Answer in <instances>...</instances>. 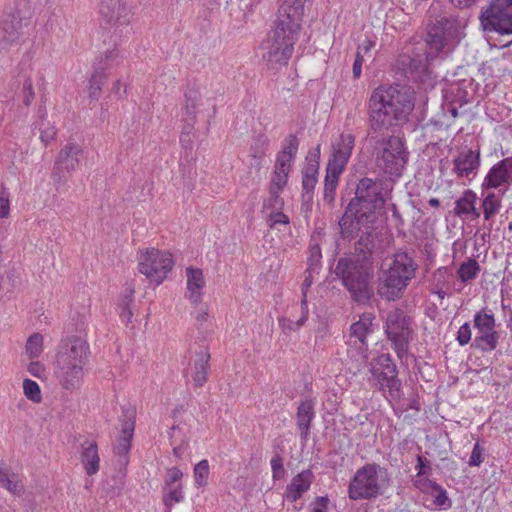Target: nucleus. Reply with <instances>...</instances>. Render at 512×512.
<instances>
[{"label":"nucleus","instance_id":"55","mask_svg":"<svg viewBox=\"0 0 512 512\" xmlns=\"http://www.w3.org/2000/svg\"><path fill=\"white\" fill-rule=\"evenodd\" d=\"M289 174L287 172H280L273 170L272 178L269 187L283 190L287 185Z\"/></svg>","mask_w":512,"mask_h":512},{"label":"nucleus","instance_id":"33","mask_svg":"<svg viewBox=\"0 0 512 512\" xmlns=\"http://www.w3.org/2000/svg\"><path fill=\"white\" fill-rule=\"evenodd\" d=\"M472 86V78L455 80L446 90L445 100H452L453 103H458L459 107H463L469 102L467 88Z\"/></svg>","mask_w":512,"mask_h":512},{"label":"nucleus","instance_id":"53","mask_svg":"<svg viewBox=\"0 0 512 512\" xmlns=\"http://www.w3.org/2000/svg\"><path fill=\"white\" fill-rule=\"evenodd\" d=\"M484 451L485 448L480 445L479 442H476L473 446L468 465L471 467H478L484 461Z\"/></svg>","mask_w":512,"mask_h":512},{"label":"nucleus","instance_id":"30","mask_svg":"<svg viewBox=\"0 0 512 512\" xmlns=\"http://www.w3.org/2000/svg\"><path fill=\"white\" fill-rule=\"evenodd\" d=\"M477 195L471 190L467 189L462 193V196L455 201L454 213L458 217H465L471 215L473 219H478L481 212L476 208Z\"/></svg>","mask_w":512,"mask_h":512},{"label":"nucleus","instance_id":"60","mask_svg":"<svg viewBox=\"0 0 512 512\" xmlns=\"http://www.w3.org/2000/svg\"><path fill=\"white\" fill-rule=\"evenodd\" d=\"M417 464H416V470H417V479L423 478L422 476L426 475L431 471V464L430 461L427 460L422 455H417Z\"/></svg>","mask_w":512,"mask_h":512},{"label":"nucleus","instance_id":"1","mask_svg":"<svg viewBox=\"0 0 512 512\" xmlns=\"http://www.w3.org/2000/svg\"><path fill=\"white\" fill-rule=\"evenodd\" d=\"M367 140L373 144L377 167L399 177L408 161L404 141L394 134L414 109L413 91L400 84H380L366 100Z\"/></svg>","mask_w":512,"mask_h":512},{"label":"nucleus","instance_id":"15","mask_svg":"<svg viewBox=\"0 0 512 512\" xmlns=\"http://www.w3.org/2000/svg\"><path fill=\"white\" fill-rule=\"evenodd\" d=\"M355 146V136L351 132H342L331 144L332 153L326 167L344 171Z\"/></svg>","mask_w":512,"mask_h":512},{"label":"nucleus","instance_id":"4","mask_svg":"<svg viewBox=\"0 0 512 512\" xmlns=\"http://www.w3.org/2000/svg\"><path fill=\"white\" fill-rule=\"evenodd\" d=\"M300 27L276 19L273 28L262 41L261 58L268 70L277 72L288 65L294 52V46L299 39Z\"/></svg>","mask_w":512,"mask_h":512},{"label":"nucleus","instance_id":"56","mask_svg":"<svg viewBox=\"0 0 512 512\" xmlns=\"http://www.w3.org/2000/svg\"><path fill=\"white\" fill-rule=\"evenodd\" d=\"M294 161L295 160L291 159V156H284L278 153L276 156L274 170L287 172V174H289Z\"/></svg>","mask_w":512,"mask_h":512},{"label":"nucleus","instance_id":"19","mask_svg":"<svg viewBox=\"0 0 512 512\" xmlns=\"http://www.w3.org/2000/svg\"><path fill=\"white\" fill-rule=\"evenodd\" d=\"M409 283V281L404 280L401 276L386 271L383 279L378 284L377 294L387 301L399 300L404 295Z\"/></svg>","mask_w":512,"mask_h":512},{"label":"nucleus","instance_id":"31","mask_svg":"<svg viewBox=\"0 0 512 512\" xmlns=\"http://www.w3.org/2000/svg\"><path fill=\"white\" fill-rule=\"evenodd\" d=\"M123 60V55L117 46H114L113 49H107L105 52L96 57L95 62L93 63V70L101 74L109 75V72L113 68L119 66Z\"/></svg>","mask_w":512,"mask_h":512},{"label":"nucleus","instance_id":"9","mask_svg":"<svg viewBox=\"0 0 512 512\" xmlns=\"http://www.w3.org/2000/svg\"><path fill=\"white\" fill-rule=\"evenodd\" d=\"M385 203L383 196V182L364 177L359 180L355 196L349 201L351 207H356L362 211L361 215L367 214L375 219V212Z\"/></svg>","mask_w":512,"mask_h":512},{"label":"nucleus","instance_id":"8","mask_svg":"<svg viewBox=\"0 0 512 512\" xmlns=\"http://www.w3.org/2000/svg\"><path fill=\"white\" fill-rule=\"evenodd\" d=\"M385 333L392 343V348L398 358L402 360L407 356L413 329L411 319L400 309H395L387 315Z\"/></svg>","mask_w":512,"mask_h":512},{"label":"nucleus","instance_id":"24","mask_svg":"<svg viewBox=\"0 0 512 512\" xmlns=\"http://www.w3.org/2000/svg\"><path fill=\"white\" fill-rule=\"evenodd\" d=\"M313 473L307 469L294 476L286 486L284 498L289 502H296L310 489L313 481Z\"/></svg>","mask_w":512,"mask_h":512},{"label":"nucleus","instance_id":"44","mask_svg":"<svg viewBox=\"0 0 512 512\" xmlns=\"http://www.w3.org/2000/svg\"><path fill=\"white\" fill-rule=\"evenodd\" d=\"M479 272V263L475 259H468L459 266L457 275L462 282L466 283L475 279Z\"/></svg>","mask_w":512,"mask_h":512},{"label":"nucleus","instance_id":"57","mask_svg":"<svg viewBox=\"0 0 512 512\" xmlns=\"http://www.w3.org/2000/svg\"><path fill=\"white\" fill-rule=\"evenodd\" d=\"M472 339V330L468 322L464 323L457 331L456 340L460 346L467 345Z\"/></svg>","mask_w":512,"mask_h":512},{"label":"nucleus","instance_id":"17","mask_svg":"<svg viewBox=\"0 0 512 512\" xmlns=\"http://www.w3.org/2000/svg\"><path fill=\"white\" fill-rule=\"evenodd\" d=\"M362 214L360 209L347 205L343 216L339 221L340 234L343 239L350 240L360 230L361 226L374 222V218Z\"/></svg>","mask_w":512,"mask_h":512},{"label":"nucleus","instance_id":"20","mask_svg":"<svg viewBox=\"0 0 512 512\" xmlns=\"http://www.w3.org/2000/svg\"><path fill=\"white\" fill-rule=\"evenodd\" d=\"M480 150L467 149L461 151L453 160V172L458 177H469L470 175L475 176L478 173L480 167Z\"/></svg>","mask_w":512,"mask_h":512},{"label":"nucleus","instance_id":"49","mask_svg":"<svg viewBox=\"0 0 512 512\" xmlns=\"http://www.w3.org/2000/svg\"><path fill=\"white\" fill-rule=\"evenodd\" d=\"M282 191L283 190L269 187V196L264 201L263 208L265 210H282L284 205V201L280 196Z\"/></svg>","mask_w":512,"mask_h":512},{"label":"nucleus","instance_id":"6","mask_svg":"<svg viewBox=\"0 0 512 512\" xmlns=\"http://www.w3.org/2000/svg\"><path fill=\"white\" fill-rule=\"evenodd\" d=\"M388 485V470L377 463H366L350 479L348 497L354 501L372 500L381 496Z\"/></svg>","mask_w":512,"mask_h":512},{"label":"nucleus","instance_id":"28","mask_svg":"<svg viewBox=\"0 0 512 512\" xmlns=\"http://www.w3.org/2000/svg\"><path fill=\"white\" fill-rule=\"evenodd\" d=\"M306 0H283L279 9L277 18L285 20L290 24H296L301 28L302 17L304 14V3Z\"/></svg>","mask_w":512,"mask_h":512},{"label":"nucleus","instance_id":"16","mask_svg":"<svg viewBox=\"0 0 512 512\" xmlns=\"http://www.w3.org/2000/svg\"><path fill=\"white\" fill-rule=\"evenodd\" d=\"M99 13L106 24L111 26L128 25L131 19V10L121 0H102Z\"/></svg>","mask_w":512,"mask_h":512},{"label":"nucleus","instance_id":"23","mask_svg":"<svg viewBox=\"0 0 512 512\" xmlns=\"http://www.w3.org/2000/svg\"><path fill=\"white\" fill-rule=\"evenodd\" d=\"M21 28L22 19L16 15H9L0 21V50H7L19 40Z\"/></svg>","mask_w":512,"mask_h":512},{"label":"nucleus","instance_id":"27","mask_svg":"<svg viewBox=\"0 0 512 512\" xmlns=\"http://www.w3.org/2000/svg\"><path fill=\"white\" fill-rule=\"evenodd\" d=\"M374 315L372 313H363L360 315L359 320L353 323L350 327V342H352V338H354L353 343L357 344L359 342L360 349L365 351L367 349L366 338L368 334L373 332L372 322L374 320Z\"/></svg>","mask_w":512,"mask_h":512},{"label":"nucleus","instance_id":"43","mask_svg":"<svg viewBox=\"0 0 512 512\" xmlns=\"http://www.w3.org/2000/svg\"><path fill=\"white\" fill-rule=\"evenodd\" d=\"M0 486L17 496L21 495L24 491V486L18 480L16 474L13 473L9 476V474L2 469H0Z\"/></svg>","mask_w":512,"mask_h":512},{"label":"nucleus","instance_id":"22","mask_svg":"<svg viewBox=\"0 0 512 512\" xmlns=\"http://www.w3.org/2000/svg\"><path fill=\"white\" fill-rule=\"evenodd\" d=\"M210 353L206 345H200L195 351V359L191 366V376L196 388L203 387L207 382V375L210 369Z\"/></svg>","mask_w":512,"mask_h":512},{"label":"nucleus","instance_id":"14","mask_svg":"<svg viewBox=\"0 0 512 512\" xmlns=\"http://www.w3.org/2000/svg\"><path fill=\"white\" fill-rule=\"evenodd\" d=\"M135 417L136 412L132 407L122 408V415L120 417L121 434L117 445L114 447V452L119 456V463L122 466H127L129 462V452L135 429Z\"/></svg>","mask_w":512,"mask_h":512},{"label":"nucleus","instance_id":"34","mask_svg":"<svg viewBox=\"0 0 512 512\" xmlns=\"http://www.w3.org/2000/svg\"><path fill=\"white\" fill-rule=\"evenodd\" d=\"M500 339V333L495 328L492 330H477V334L471 347L483 352H491L496 349Z\"/></svg>","mask_w":512,"mask_h":512},{"label":"nucleus","instance_id":"63","mask_svg":"<svg viewBox=\"0 0 512 512\" xmlns=\"http://www.w3.org/2000/svg\"><path fill=\"white\" fill-rule=\"evenodd\" d=\"M27 370L32 376L37 378H41L45 372L44 365L39 361H31L27 366Z\"/></svg>","mask_w":512,"mask_h":512},{"label":"nucleus","instance_id":"3","mask_svg":"<svg viewBox=\"0 0 512 512\" xmlns=\"http://www.w3.org/2000/svg\"><path fill=\"white\" fill-rule=\"evenodd\" d=\"M334 275L349 292L353 302L360 305L370 304L374 298L373 261L366 257L342 256L336 262Z\"/></svg>","mask_w":512,"mask_h":512},{"label":"nucleus","instance_id":"26","mask_svg":"<svg viewBox=\"0 0 512 512\" xmlns=\"http://www.w3.org/2000/svg\"><path fill=\"white\" fill-rule=\"evenodd\" d=\"M80 460L88 476L98 473L100 469V457L96 441L85 440L81 444Z\"/></svg>","mask_w":512,"mask_h":512},{"label":"nucleus","instance_id":"45","mask_svg":"<svg viewBox=\"0 0 512 512\" xmlns=\"http://www.w3.org/2000/svg\"><path fill=\"white\" fill-rule=\"evenodd\" d=\"M369 366L370 368H378L379 371L382 370L391 373L392 375H390V378L395 377V373H398L397 366L389 353H382L378 355L370 362Z\"/></svg>","mask_w":512,"mask_h":512},{"label":"nucleus","instance_id":"18","mask_svg":"<svg viewBox=\"0 0 512 512\" xmlns=\"http://www.w3.org/2000/svg\"><path fill=\"white\" fill-rule=\"evenodd\" d=\"M512 183V157L504 158L488 171L482 183L483 192Z\"/></svg>","mask_w":512,"mask_h":512},{"label":"nucleus","instance_id":"52","mask_svg":"<svg viewBox=\"0 0 512 512\" xmlns=\"http://www.w3.org/2000/svg\"><path fill=\"white\" fill-rule=\"evenodd\" d=\"M289 217L281 210H270L267 218V223L270 228H275L277 224L288 225Z\"/></svg>","mask_w":512,"mask_h":512},{"label":"nucleus","instance_id":"51","mask_svg":"<svg viewBox=\"0 0 512 512\" xmlns=\"http://www.w3.org/2000/svg\"><path fill=\"white\" fill-rule=\"evenodd\" d=\"M322 253L318 244L311 245L309 248V257L307 260V269L310 272H317L320 268Z\"/></svg>","mask_w":512,"mask_h":512},{"label":"nucleus","instance_id":"2","mask_svg":"<svg viewBox=\"0 0 512 512\" xmlns=\"http://www.w3.org/2000/svg\"><path fill=\"white\" fill-rule=\"evenodd\" d=\"M428 16L430 20L425 37V57L402 55L398 60L404 67L406 76L414 81H423L428 72V64L435 60L446 59L461 39L460 22L456 17L442 13L441 1H432Z\"/></svg>","mask_w":512,"mask_h":512},{"label":"nucleus","instance_id":"41","mask_svg":"<svg viewBox=\"0 0 512 512\" xmlns=\"http://www.w3.org/2000/svg\"><path fill=\"white\" fill-rule=\"evenodd\" d=\"M473 323L476 330H492L496 327L495 316L493 312L487 308H483L475 313Z\"/></svg>","mask_w":512,"mask_h":512},{"label":"nucleus","instance_id":"64","mask_svg":"<svg viewBox=\"0 0 512 512\" xmlns=\"http://www.w3.org/2000/svg\"><path fill=\"white\" fill-rule=\"evenodd\" d=\"M134 288L132 285H127L122 294V299L120 304H128L130 305L134 300Z\"/></svg>","mask_w":512,"mask_h":512},{"label":"nucleus","instance_id":"40","mask_svg":"<svg viewBox=\"0 0 512 512\" xmlns=\"http://www.w3.org/2000/svg\"><path fill=\"white\" fill-rule=\"evenodd\" d=\"M374 247L375 243L373 234L371 232L363 233L355 243V255L351 256L355 258L366 257L369 261H372Z\"/></svg>","mask_w":512,"mask_h":512},{"label":"nucleus","instance_id":"48","mask_svg":"<svg viewBox=\"0 0 512 512\" xmlns=\"http://www.w3.org/2000/svg\"><path fill=\"white\" fill-rule=\"evenodd\" d=\"M23 392L26 398L34 403H40L42 400L40 386L31 379L26 378L23 380Z\"/></svg>","mask_w":512,"mask_h":512},{"label":"nucleus","instance_id":"21","mask_svg":"<svg viewBox=\"0 0 512 512\" xmlns=\"http://www.w3.org/2000/svg\"><path fill=\"white\" fill-rule=\"evenodd\" d=\"M315 416V401L310 398L302 400L297 407L295 420L300 438L304 442L308 440L311 424Z\"/></svg>","mask_w":512,"mask_h":512},{"label":"nucleus","instance_id":"25","mask_svg":"<svg viewBox=\"0 0 512 512\" xmlns=\"http://www.w3.org/2000/svg\"><path fill=\"white\" fill-rule=\"evenodd\" d=\"M418 268L414 259L405 251L397 252L387 271L394 275L401 276L404 280L411 281L416 274Z\"/></svg>","mask_w":512,"mask_h":512},{"label":"nucleus","instance_id":"36","mask_svg":"<svg viewBox=\"0 0 512 512\" xmlns=\"http://www.w3.org/2000/svg\"><path fill=\"white\" fill-rule=\"evenodd\" d=\"M342 173L343 171H337L335 168L326 167L323 200L328 204H332L335 200L336 188L338 186L339 177Z\"/></svg>","mask_w":512,"mask_h":512},{"label":"nucleus","instance_id":"50","mask_svg":"<svg viewBox=\"0 0 512 512\" xmlns=\"http://www.w3.org/2000/svg\"><path fill=\"white\" fill-rule=\"evenodd\" d=\"M299 147V140L296 135L289 134L283 141L282 150L278 152L284 156H291L295 160Z\"/></svg>","mask_w":512,"mask_h":512},{"label":"nucleus","instance_id":"47","mask_svg":"<svg viewBox=\"0 0 512 512\" xmlns=\"http://www.w3.org/2000/svg\"><path fill=\"white\" fill-rule=\"evenodd\" d=\"M209 463L208 460L203 459L198 462L194 467V481L198 487H203L207 484L209 477Z\"/></svg>","mask_w":512,"mask_h":512},{"label":"nucleus","instance_id":"61","mask_svg":"<svg viewBox=\"0 0 512 512\" xmlns=\"http://www.w3.org/2000/svg\"><path fill=\"white\" fill-rule=\"evenodd\" d=\"M10 211L9 193L6 190L0 191V218L8 216Z\"/></svg>","mask_w":512,"mask_h":512},{"label":"nucleus","instance_id":"54","mask_svg":"<svg viewBox=\"0 0 512 512\" xmlns=\"http://www.w3.org/2000/svg\"><path fill=\"white\" fill-rule=\"evenodd\" d=\"M272 478L273 480H280L284 477L285 469L283 466V459L279 454H275L271 461Z\"/></svg>","mask_w":512,"mask_h":512},{"label":"nucleus","instance_id":"37","mask_svg":"<svg viewBox=\"0 0 512 512\" xmlns=\"http://www.w3.org/2000/svg\"><path fill=\"white\" fill-rule=\"evenodd\" d=\"M319 170L314 168L313 165L304 166L302 169V197L306 200H311L315 186L318 182Z\"/></svg>","mask_w":512,"mask_h":512},{"label":"nucleus","instance_id":"59","mask_svg":"<svg viewBox=\"0 0 512 512\" xmlns=\"http://www.w3.org/2000/svg\"><path fill=\"white\" fill-rule=\"evenodd\" d=\"M304 324H300V319L297 321H293L290 318H279V326L281 327L284 333H289L291 331L299 330Z\"/></svg>","mask_w":512,"mask_h":512},{"label":"nucleus","instance_id":"10","mask_svg":"<svg viewBox=\"0 0 512 512\" xmlns=\"http://www.w3.org/2000/svg\"><path fill=\"white\" fill-rule=\"evenodd\" d=\"M83 152L82 146L73 141H68L60 149L51 175L57 191H64L68 182V176L76 170Z\"/></svg>","mask_w":512,"mask_h":512},{"label":"nucleus","instance_id":"11","mask_svg":"<svg viewBox=\"0 0 512 512\" xmlns=\"http://www.w3.org/2000/svg\"><path fill=\"white\" fill-rule=\"evenodd\" d=\"M174 261L171 253L152 248L142 253L139 259V271L151 282L159 285L172 269Z\"/></svg>","mask_w":512,"mask_h":512},{"label":"nucleus","instance_id":"7","mask_svg":"<svg viewBox=\"0 0 512 512\" xmlns=\"http://www.w3.org/2000/svg\"><path fill=\"white\" fill-rule=\"evenodd\" d=\"M479 21L485 32L512 35V0H488Z\"/></svg>","mask_w":512,"mask_h":512},{"label":"nucleus","instance_id":"58","mask_svg":"<svg viewBox=\"0 0 512 512\" xmlns=\"http://www.w3.org/2000/svg\"><path fill=\"white\" fill-rule=\"evenodd\" d=\"M183 477V472L178 467H172L167 470L164 486H173L180 483Z\"/></svg>","mask_w":512,"mask_h":512},{"label":"nucleus","instance_id":"5","mask_svg":"<svg viewBox=\"0 0 512 512\" xmlns=\"http://www.w3.org/2000/svg\"><path fill=\"white\" fill-rule=\"evenodd\" d=\"M88 352V343L81 337L69 336L61 341L55 375L65 389L71 390L79 385Z\"/></svg>","mask_w":512,"mask_h":512},{"label":"nucleus","instance_id":"38","mask_svg":"<svg viewBox=\"0 0 512 512\" xmlns=\"http://www.w3.org/2000/svg\"><path fill=\"white\" fill-rule=\"evenodd\" d=\"M482 195L484 196L482 200L483 216L486 221H489L499 213L502 207L501 196L491 191L486 193L482 191Z\"/></svg>","mask_w":512,"mask_h":512},{"label":"nucleus","instance_id":"12","mask_svg":"<svg viewBox=\"0 0 512 512\" xmlns=\"http://www.w3.org/2000/svg\"><path fill=\"white\" fill-rule=\"evenodd\" d=\"M201 105L202 94L199 87L195 83H188L184 91V103L182 108L183 129L180 135V141L182 143H190V135L197 122V113Z\"/></svg>","mask_w":512,"mask_h":512},{"label":"nucleus","instance_id":"32","mask_svg":"<svg viewBox=\"0 0 512 512\" xmlns=\"http://www.w3.org/2000/svg\"><path fill=\"white\" fill-rule=\"evenodd\" d=\"M186 276L189 299L192 304L197 305L201 302L202 289L205 285L203 272L201 269L188 267L186 269Z\"/></svg>","mask_w":512,"mask_h":512},{"label":"nucleus","instance_id":"42","mask_svg":"<svg viewBox=\"0 0 512 512\" xmlns=\"http://www.w3.org/2000/svg\"><path fill=\"white\" fill-rule=\"evenodd\" d=\"M162 494L163 503L168 508L184 500L183 486L181 483L173 486H163Z\"/></svg>","mask_w":512,"mask_h":512},{"label":"nucleus","instance_id":"39","mask_svg":"<svg viewBox=\"0 0 512 512\" xmlns=\"http://www.w3.org/2000/svg\"><path fill=\"white\" fill-rule=\"evenodd\" d=\"M38 116L39 120L35 124V128L40 132V139L45 144L48 145L51 141L54 140L56 136V128L49 121H47L44 116L46 114L45 107L38 108Z\"/></svg>","mask_w":512,"mask_h":512},{"label":"nucleus","instance_id":"29","mask_svg":"<svg viewBox=\"0 0 512 512\" xmlns=\"http://www.w3.org/2000/svg\"><path fill=\"white\" fill-rule=\"evenodd\" d=\"M369 371L379 390L386 391L387 389L389 395L394 399L400 396L401 380L398 378V373H395V377L390 378L392 374L387 371H379L378 368H369Z\"/></svg>","mask_w":512,"mask_h":512},{"label":"nucleus","instance_id":"35","mask_svg":"<svg viewBox=\"0 0 512 512\" xmlns=\"http://www.w3.org/2000/svg\"><path fill=\"white\" fill-rule=\"evenodd\" d=\"M108 74H101L93 70L91 77L88 79V84L85 88L90 103L97 102L100 98L102 88L107 83Z\"/></svg>","mask_w":512,"mask_h":512},{"label":"nucleus","instance_id":"62","mask_svg":"<svg viewBox=\"0 0 512 512\" xmlns=\"http://www.w3.org/2000/svg\"><path fill=\"white\" fill-rule=\"evenodd\" d=\"M34 91L32 87V81L27 79L23 85V103L29 106L34 99Z\"/></svg>","mask_w":512,"mask_h":512},{"label":"nucleus","instance_id":"46","mask_svg":"<svg viewBox=\"0 0 512 512\" xmlns=\"http://www.w3.org/2000/svg\"><path fill=\"white\" fill-rule=\"evenodd\" d=\"M25 349L30 359H37L43 352V336L40 333L32 334L27 339Z\"/></svg>","mask_w":512,"mask_h":512},{"label":"nucleus","instance_id":"13","mask_svg":"<svg viewBox=\"0 0 512 512\" xmlns=\"http://www.w3.org/2000/svg\"><path fill=\"white\" fill-rule=\"evenodd\" d=\"M413 485L423 494V505L427 509L451 508L452 501L448 497L447 491L435 481L429 478H419L413 481Z\"/></svg>","mask_w":512,"mask_h":512}]
</instances>
